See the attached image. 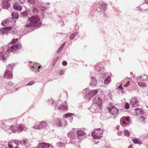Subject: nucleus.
<instances>
[{
	"mask_svg": "<svg viewBox=\"0 0 148 148\" xmlns=\"http://www.w3.org/2000/svg\"><path fill=\"white\" fill-rule=\"evenodd\" d=\"M41 25V21L39 17L37 15H34L29 17L28 22L25 26V29L23 31L24 34H26L29 32V29L32 28H38Z\"/></svg>",
	"mask_w": 148,
	"mask_h": 148,
	"instance_id": "obj_1",
	"label": "nucleus"
},
{
	"mask_svg": "<svg viewBox=\"0 0 148 148\" xmlns=\"http://www.w3.org/2000/svg\"><path fill=\"white\" fill-rule=\"evenodd\" d=\"M21 46L20 43H18L17 44L13 45L10 47H8L7 46L5 47H2V48L4 49V51L7 50L6 52L2 54L0 57V60L2 61L6 60L8 57L9 53L10 52L14 53L18 49H21ZM1 53H0V54Z\"/></svg>",
	"mask_w": 148,
	"mask_h": 148,
	"instance_id": "obj_2",
	"label": "nucleus"
},
{
	"mask_svg": "<svg viewBox=\"0 0 148 148\" xmlns=\"http://www.w3.org/2000/svg\"><path fill=\"white\" fill-rule=\"evenodd\" d=\"M102 100L101 99L98 97L93 101V104L90 106V110L92 112H99L101 111Z\"/></svg>",
	"mask_w": 148,
	"mask_h": 148,
	"instance_id": "obj_3",
	"label": "nucleus"
},
{
	"mask_svg": "<svg viewBox=\"0 0 148 148\" xmlns=\"http://www.w3.org/2000/svg\"><path fill=\"white\" fill-rule=\"evenodd\" d=\"M47 102L49 104H52L56 110H66L67 109V106L66 103H64L65 104L63 103L60 105L59 104V101L54 103L53 100L52 99H49L47 101Z\"/></svg>",
	"mask_w": 148,
	"mask_h": 148,
	"instance_id": "obj_4",
	"label": "nucleus"
},
{
	"mask_svg": "<svg viewBox=\"0 0 148 148\" xmlns=\"http://www.w3.org/2000/svg\"><path fill=\"white\" fill-rule=\"evenodd\" d=\"M15 65V64L12 63L8 64L7 66L6 70L3 75L4 78L7 79H10L12 78V69Z\"/></svg>",
	"mask_w": 148,
	"mask_h": 148,
	"instance_id": "obj_5",
	"label": "nucleus"
},
{
	"mask_svg": "<svg viewBox=\"0 0 148 148\" xmlns=\"http://www.w3.org/2000/svg\"><path fill=\"white\" fill-rule=\"evenodd\" d=\"M98 90H95L89 91L88 88H86L83 91V93L86 94L85 96V98L87 101L90 100L97 93Z\"/></svg>",
	"mask_w": 148,
	"mask_h": 148,
	"instance_id": "obj_6",
	"label": "nucleus"
},
{
	"mask_svg": "<svg viewBox=\"0 0 148 148\" xmlns=\"http://www.w3.org/2000/svg\"><path fill=\"white\" fill-rule=\"evenodd\" d=\"M48 124L45 121H42L36 123L33 127V128L36 130H40L41 129H44L47 127Z\"/></svg>",
	"mask_w": 148,
	"mask_h": 148,
	"instance_id": "obj_7",
	"label": "nucleus"
},
{
	"mask_svg": "<svg viewBox=\"0 0 148 148\" xmlns=\"http://www.w3.org/2000/svg\"><path fill=\"white\" fill-rule=\"evenodd\" d=\"M103 132L102 130L99 128L93 131L91 135L95 139H98L101 137Z\"/></svg>",
	"mask_w": 148,
	"mask_h": 148,
	"instance_id": "obj_8",
	"label": "nucleus"
},
{
	"mask_svg": "<svg viewBox=\"0 0 148 148\" xmlns=\"http://www.w3.org/2000/svg\"><path fill=\"white\" fill-rule=\"evenodd\" d=\"M130 119V117L129 116H123L122 117L120 120L121 125L123 127L127 126L128 125Z\"/></svg>",
	"mask_w": 148,
	"mask_h": 148,
	"instance_id": "obj_9",
	"label": "nucleus"
},
{
	"mask_svg": "<svg viewBox=\"0 0 148 148\" xmlns=\"http://www.w3.org/2000/svg\"><path fill=\"white\" fill-rule=\"evenodd\" d=\"M77 136L76 138L79 140H82L86 137V133L82 130H79L77 131Z\"/></svg>",
	"mask_w": 148,
	"mask_h": 148,
	"instance_id": "obj_10",
	"label": "nucleus"
},
{
	"mask_svg": "<svg viewBox=\"0 0 148 148\" xmlns=\"http://www.w3.org/2000/svg\"><path fill=\"white\" fill-rule=\"evenodd\" d=\"M38 148H55L54 147L50 144L42 143L39 144L38 146Z\"/></svg>",
	"mask_w": 148,
	"mask_h": 148,
	"instance_id": "obj_11",
	"label": "nucleus"
},
{
	"mask_svg": "<svg viewBox=\"0 0 148 148\" xmlns=\"http://www.w3.org/2000/svg\"><path fill=\"white\" fill-rule=\"evenodd\" d=\"M110 113L113 115H115L118 114V110L114 106H112L111 108H109L108 109Z\"/></svg>",
	"mask_w": 148,
	"mask_h": 148,
	"instance_id": "obj_12",
	"label": "nucleus"
},
{
	"mask_svg": "<svg viewBox=\"0 0 148 148\" xmlns=\"http://www.w3.org/2000/svg\"><path fill=\"white\" fill-rule=\"evenodd\" d=\"M130 105L133 107H135L138 105V101L135 97L132 98L130 102Z\"/></svg>",
	"mask_w": 148,
	"mask_h": 148,
	"instance_id": "obj_13",
	"label": "nucleus"
},
{
	"mask_svg": "<svg viewBox=\"0 0 148 148\" xmlns=\"http://www.w3.org/2000/svg\"><path fill=\"white\" fill-rule=\"evenodd\" d=\"M29 65L32 68H34L32 70L34 72L36 73L37 70H38V71L39 72V70L41 68L40 66H39L36 63L32 64V63L31 62L30 63Z\"/></svg>",
	"mask_w": 148,
	"mask_h": 148,
	"instance_id": "obj_14",
	"label": "nucleus"
},
{
	"mask_svg": "<svg viewBox=\"0 0 148 148\" xmlns=\"http://www.w3.org/2000/svg\"><path fill=\"white\" fill-rule=\"evenodd\" d=\"M74 114H73L68 113L64 114L63 115L64 117L65 118V119L66 120H69L70 123H71L73 121V116H74Z\"/></svg>",
	"mask_w": 148,
	"mask_h": 148,
	"instance_id": "obj_15",
	"label": "nucleus"
},
{
	"mask_svg": "<svg viewBox=\"0 0 148 148\" xmlns=\"http://www.w3.org/2000/svg\"><path fill=\"white\" fill-rule=\"evenodd\" d=\"M10 0H4L1 3V6L3 9H7L9 6Z\"/></svg>",
	"mask_w": 148,
	"mask_h": 148,
	"instance_id": "obj_16",
	"label": "nucleus"
},
{
	"mask_svg": "<svg viewBox=\"0 0 148 148\" xmlns=\"http://www.w3.org/2000/svg\"><path fill=\"white\" fill-rule=\"evenodd\" d=\"M6 131L9 132L11 133L12 132H15L16 131V127L14 126H7L6 127Z\"/></svg>",
	"mask_w": 148,
	"mask_h": 148,
	"instance_id": "obj_17",
	"label": "nucleus"
},
{
	"mask_svg": "<svg viewBox=\"0 0 148 148\" xmlns=\"http://www.w3.org/2000/svg\"><path fill=\"white\" fill-rule=\"evenodd\" d=\"M12 29V27H5L0 29V33H1L3 34H6L10 31Z\"/></svg>",
	"mask_w": 148,
	"mask_h": 148,
	"instance_id": "obj_18",
	"label": "nucleus"
},
{
	"mask_svg": "<svg viewBox=\"0 0 148 148\" xmlns=\"http://www.w3.org/2000/svg\"><path fill=\"white\" fill-rule=\"evenodd\" d=\"M95 70L96 71L99 72L100 71L101 73H102V72H103L104 69L103 67L101 66L100 65L96 64L94 67Z\"/></svg>",
	"mask_w": 148,
	"mask_h": 148,
	"instance_id": "obj_19",
	"label": "nucleus"
},
{
	"mask_svg": "<svg viewBox=\"0 0 148 148\" xmlns=\"http://www.w3.org/2000/svg\"><path fill=\"white\" fill-rule=\"evenodd\" d=\"M106 9V4L104 3H102L100 5V6L97 9V10L99 12H101L103 13Z\"/></svg>",
	"mask_w": 148,
	"mask_h": 148,
	"instance_id": "obj_20",
	"label": "nucleus"
},
{
	"mask_svg": "<svg viewBox=\"0 0 148 148\" xmlns=\"http://www.w3.org/2000/svg\"><path fill=\"white\" fill-rule=\"evenodd\" d=\"M91 81L89 85L90 86L93 87L95 86L97 84V81L96 79L92 77L91 78Z\"/></svg>",
	"mask_w": 148,
	"mask_h": 148,
	"instance_id": "obj_21",
	"label": "nucleus"
},
{
	"mask_svg": "<svg viewBox=\"0 0 148 148\" xmlns=\"http://www.w3.org/2000/svg\"><path fill=\"white\" fill-rule=\"evenodd\" d=\"M61 119L59 118H57L54 120V123L57 126L61 127Z\"/></svg>",
	"mask_w": 148,
	"mask_h": 148,
	"instance_id": "obj_22",
	"label": "nucleus"
},
{
	"mask_svg": "<svg viewBox=\"0 0 148 148\" xmlns=\"http://www.w3.org/2000/svg\"><path fill=\"white\" fill-rule=\"evenodd\" d=\"M11 18L6 19L5 20L2 22L1 25L4 26L7 25H8L9 22H11Z\"/></svg>",
	"mask_w": 148,
	"mask_h": 148,
	"instance_id": "obj_23",
	"label": "nucleus"
},
{
	"mask_svg": "<svg viewBox=\"0 0 148 148\" xmlns=\"http://www.w3.org/2000/svg\"><path fill=\"white\" fill-rule=\"evenodd\" d=\"M141 78H142V80L145 81L148 78V76L147 75H143L137 77L136 79L137 80H138V81H139V79H141Z\"/></svg>",
	"mask_w": 148,
	"mask_h": 148,
	"instance_id": "obj_24",
	"label": "nucleus"
},
{
	"mask_svg": "<svg viewBox=\"0 0 148 148\" xmlns=\"http://www.w3.org/2000/svg\"><path fill=\"white\" fill-rule=\"evenodd\" d=\"M17 128V131L19 132H21L25 129V126L23 124H22L18 126Z\"/></svg>",
	"mask_w": 148,
	"mask_h": 148,
	"instance_id": "obj_25",
	"label": "nucleus"
},
{
	"mask_svg": "<svg viewBox=\"0 0 148 148\" xmlns=\"http://www.w3.org/2000/svg\"><path fill=\"white\" fill-rule=\"evenodd\" d=\"M44 4L42 3H41L40 5L39 4L38 6L39 8V10H41L43 12L45 11L46 9V7L44 6Z\"/></svg>",
	"mask_w": 148,
	"mask_h": 148,
	"instance_id": "obj_26",
	"label": "nucleus"
},
{
	"mask_svg": "<svg viewBox=\"0 0 148 148\" xmlns=\"http://www.w3.org/2000/svg\"><path fill=\"white\" fill-rule=\"evenodd\" d=\"M111 81V79L110 76L108 75L104 81V83L105 84H108Z\"/></svg>",
	"mask_w": 148,
	"mask_h": 148,
	"instance_id": "obj_27",
	"label": "nucleus"
},
{
	"mask_svg": "<svg viewBox=\"0 0 148 148\" xmlns=\"http://www.w3.org/2000/svg\"><path fill=\"white\" fill-rule=\"evenodd\" d=\"M61 127H64L66 125H67L68 124V123L67 122V120L64 119H61Z\"/></svg>",
	"mask_w": 148,
	"mask_h": 148,
	"instance_id": "obj_28",
	"label": "nucleus"
},
{
	"mask_svg": "<svg viewBox=\"0 0 148 148\" xmlns=\"http://www.w3.org/2000/svg\"><path fill=\"white\" fill-rule=\"evenodd\" d=\"M14 8L17 10L20 11L22 10L21 6L18 5L16 4H15L13 6Z\"/></svg>",
	"mask_w": 148,
	"mask_h": 148,
	"instance_id": "obj_29",
	"label": "nucleus"
},
{
	"mask_svg": "<svg viewBox=\"0 0 148 148\" xmlns=\"http://www.w3.org/2000/svg\"><path fill=\"white\" fill-rule=\"evenodd\" d=\"M12 17L15 18H17L18 17L19 14L17 11L12 12Z\"/></svg>",
	"mask_w": 148,
	"mask_h": 148,
	"instance_id": "obj_30",
	"label": "nucleus"
},
{
	"mask_svg": "<svg viewBox=\"0 0 148 148\" xmlns=\"http://www.w3.org/2000/svg\"><path fill=\"white\" fill-rule=\"evenodd\" d=\"M132 141L134 143L136 144H138L140 145L141 143L140 141L139 140L136 138H134L132 140Z\"/></svg>",
	"mask_w": 148,
	"mask_h": 148,
	"instance_id": "obj_31",
	"label": "nucleus"
},
{
	"mask_svg": "<svg viewBox=\"0 0 148 148\" xmlns=\"http://www.w3.org/2000/svg\"><path fill=\"white\" fill-rule=\"evenodd\" d=\"M66 44L65 42H64L63 43V44L61 45V46L58 49V51H57V53H60V51H62V49H63V47H64L65 44Z\"/></svg>",
	"mask_w": 148,
	"mask_h": 148,
	"instance_id": "obj_32",
	"label": "nucleus"
},
{
	"mask_svg": "<svg viewBox=\"0 0 148 148\" xmlns=\"http://www.w3.org/2000/svg\"><path fill=\"white\" fill-rule=\"evenodd\" d=\"M77 34L78 32H75L72 34L70 36V39L71 40L73 39Z\"/></svg>",
	"mask_w": 148,
	"mask_h": 148,
	"instance_id": "obj_33",
	"label": "nucleus"
},
{
	"mask_svg": "<svg viewBox=\"0 0 148 148\" xmlns=\"http://www.w3.org/2000/svg\"><path fill=\"white\" fill-rule=\"evenodd\" d=\"M117 88L120 90V92L122 93H124V91L123 90V88L121 86V84Z\"/></svg>",
	"mask_w": 148,
	"mask_h": 148,
	"instance_id": "obj_34",
	"label": "nucleus"
},
{
	"mask_svg": "<svg viewBox=\"0 0 148 148\" xmlns=\"http://www.w3.org/2000/svg\"><path fill=\"white\" fill-rule=\"evenodd\" d=\"M78 139L77 138V139L76 138H73L71 141V143L72 144H75L77 142H78Z\"/></svg>",
	"mask_w": 148,
	"mask_h": 148,
	"instance_id": "obj_35",
	"label": "nucleus"
},
{
	"mask_svg": "<svg viewBox=\"0 0 148 148\" xmlns=\"http://www.w3.org/2000/svg\"><path fill=\"white\" fill-rule=\"evenodd\" d=\"M37 0H28V4L33 5Z\"/></svg>",
	"mask_w": 148,
	"mask_h": 148,
	"instance_id": "obj_36",
	"label": "nucleus"
},
{
	"mask_svg": "<svg viewBox=\"0 0 148 148\" xmlns=\"http://www.w3.org/2000/svg\"><path fill=\"white\" fill-rule=\"evenodd\" d=\"M138 84L139 86L140 87H145L146 86L145 83L142 82H138Z\"/></svg>",
	"mask_w": 148,
	"mask_h": 148,
	"instance_id": "obj_37",
	"label": "nucleus"
},
{
	"mask_svg": "<svg viewBox=\"0 0 148 148\" xmlns=\"http://www.w3.org/2000/svg\"><path fill=\"white\" fill-rule=\"evenodd\" d=\"M124 134V135L127 136H130V134L129 131L127 130H124L123 132Z\"/></svg>",
	"mask_w": 148,
	"mask_h": 148,
	"instance_id": "obj_38",
	"label": "nucleus"
},
{
	"mask_svg": "<svg viewBox=\"0 0 148 148\" xmlns=\"http://www.w3.org/2000/svg\"><path fill=\"white\" fill-rule=\"evenodd\" d=\"M18 40V39L17 38H14L13 39L12 41L10 42V45L16 43Z\"/></svg>",
	"mask_w": 148,
	"mask_h": 148,
	"instance_id": "obj_39",
	"label": "nucleus"
},
{
	"mask_svg": "<svg viewBox=\"0 0 148 148\" xmlns=\"http://www.w3.org/2000/svg\"><path fill=\"white\" fill-rule=\"evenodd\" d=\"M16 2L18 3H24L25 0H15Z\"/></svg>",
	"mask_w": 148,
	"mask_h": 148,
	"instance_id": "obj_40",
	"label": "nucleus"
},
{
	"mask_svg": "<svg viewBox=\"0 0 148 148\" xmlns=\"http://www.w3.org/2000/svg\"><path fill=\"white\" fill-rule=\"evenodd\" d=\"M20 15L23 17H25L27 15V13L26 12H21L20 13Z\"/></svg>",
	"mask_w": 148,
	"mask_h": 148,
	"instance_id": "obj_41",
	"label": "nucleus"
},
{
	"mask_svg": "<svg viewBox=\"0 0 148 148\" xmlns=\"http://www.w3.org/2000/svg\"><path fill=\"white\" fill-rule=\"evenodd\" d=\"M59 57H57L53 61V64H52V66H53L56 64V62H57V60L59 59Z\"/></svg>",
	"mask_w": 148,
	"mask_h": 148,
	"instance_id": "obj_42",
	"label": "nucleus"
},
{
	"mask_svg": "<svg viewBox=\"0 0 148 148\" xmlns=\"http://www.w3.org/2000/svg\"><path fill=\"white\" fill-rule=\"evenodd\" d=\"M135 110L138 111L141 114H143V110L140 109L139 108H136L135 109Z\"/></svg>",
	"mask_w": 148,
	"mask_h": 148,
	"instance_id": "obj_43",
	"label": "nucleus"
},
{
	"mask_svg": "<svg viewBox=\"0 0 148 148\" xmlns=\"http://www.w3.org/2000/svg\"><path fill=\"white\" fill-rule=\"evenodd\" d=\"M124 107L126 109H128L130 107L129 104L127 103H126L124 106Z\"/></svg>",
	"mask_w": 148,
	"mask_h": 148,
	"instance_id": "obj_44",
	"label": "nucleus"
},
{
	"mask_svg": "<svg viewBox=\"0 0 148 148\" xmlns=\"http://www.w3.org/2000/svg\"><path fill=\"white\" fill-rule=\"evenodd\" d=\"M14 143L16 144H18L19 143L21 144L22 143V142L21 141H18L17 140H15L14 141Z\"/></svg>",
	"mask_w": 148,
	"mask_h": 148,
	"instance_id": "obj_45",
	"label": "nucleus"
},
{
	"mask_svg": "<svg viewBox=\"0 0 148 148\" xmlns=\"http://www.w3.org/2000/svg\"><path fill=\"white\" fill-rule=\"evenodd\" d=\"M58 145L59 146L61 147L62 146H64V144L62 142H59L58 143Z\"/></svg>",
	"mask_w": 148,
	"mask_h": 148,
	"instance_id": "obj_46",
	"label": "nucleus"
},
{
	"mask_svg": "<svg viewBox=\"0 0 148 148\" xmlns=\"http://www.w3.org/2000/svg\"><path fill=\"white\" fill-rule=\"evenodd\" d=\"M35 82L34 81H31L30 82L28 83L27 85L28 86H31L32 84H33Z\"/></svg>",
	"mask_w": 148,
	"mask_h": 148,
	"instance_id": "obj_47",
	"label": "nucleus"
},
{
	"mask_svg": "<svg viewBox=\"0 0 148 148\" xmlns=\"http://www.w3.org/2000/svg\"><path fill=\"white\" fill-rule=\"evenodd\" d=\"M33 9V11L34 12V13H36L37 12H38V9H37L36 8L33 7L32 8Z\"/></svg>",
	"mask_w": 148,
	"mask_h": 148,
	"instance_id": "obj_48",
	"label": "nucleus"
},
{
	"mask_svg": "<svg viewBox=\"0 0 148 148\" xmlns=\"http://www.w3.org/2000/svg\"><path fill=\"white\" fill-rule=\"evenodd\" d=\"M8 147H6L5 148H13L12 145L10 143H9L8 144Z\"/></svg>",
	"mask_w": 148,
	"mask_h": 148,
	"instance_id": "obj_49",
	"label": "nucleus"
},
{
	"mask_svg": "<svg viewBox=\"0 0 148 148\" xmlns=\"http://www.w3.org/2000/svg\"><path fill=\"white\" fill-rule=\"evenodd\" d=\"M64 71L63 70H61L59 72V73L60 75H62L64 73Z\"/></svg>",
	"mask_w": 148,
	"mask_h": 148,
	"instance_id": "obj_50",
	"label": "nucleus"
},
{
	"mask_svg": "<svg viewBox=\"0 0 148 148\" xmlns=\"http://www.w3.org/2000/svg\"><path fill=\"white\" fill-rule=\"evenodd\" d=\"M62 64L63 65L66 66L67 64V62L66 61H64L62 62Z\"/></svg>",
	"mask_w": 148,
	"mask_h": 148,
	"instance_id": "obj_51",
	"label": "nucleus"
},
{
	"mask_svg": "<svg viewBox=\"0 0 148 148\" xmlns=\"http://www.w3.org/2000/svg\"><path fill=\"white\" fill-rule=\"evenodd\" d=\"M107 73H103V76H102L103 77L106 78L107 77Z\"/></svg>",
	"mask_w": 148,
	"mask_h": 148,
	"instance_id": "obj_52",
	"label": "nucleus"
},
{
	"mask_svg": "<svg viewBox=\"0 0 148 148\" xmlns=\"http://www.w3.org/2000/svg\"><path fill=\"white\" fill-rule=\"evenodd\" d=\"M130 85V83L129 82H127L126 83V84L124 86L125 87H127Z\"/></svg>",
	"mask_w": 148,
	"mask_h": 148,
	"instance_id": "obj_53",
	"label": "nucleus"
},
{
	"mask_svg": "<svg viewBox=\"0 0 148 148\" xmlns=\"http://www.w3.org/2000/svg\"><path fill=\"white\" fill-rule=\"evenodd\" d=\"M106 148H112V147L108 145H105Z\"/></svg>",
	"mask_w": 148,
	"mask_h": 148,
	"instance_id": "obj_54",
	"label": "nucleus"
},
{
	"mask_svg": "<svg viewBox=\"0 0 148 148\" xmlns=\"http://www.w3.org/2000/svg\"><path fill=\"white\" fill-rule=\"evenodd\" d=\"M140 119L142 120V121H144L145 119V117L143 116H141L140 117Z\"/></svg>",
	"mask_w": 148,
	"mask_h": 148,
	"instance_id": "obj_55",
	"label": "nucleus"
},
{
	"mask_svg": "<svg viewBox=\"0 0 148 148\" xmlns=\"http://www.w3.org/2000/svg\"><path fill=\"white\" fill-rule=\"evenodd\" d=\"M8 85L10 86H12L13 85V83L12 82H9L8 83Z\"/></svg>",
	"mask_w": 148,
	"mask_h": 148,
	"instance_id": "obj_56",
	"label": "nucleus"
},
{
	"mask_svg": "<svg viewBox=\"0 0 148 148\" xmlns=\"http://www.w3.org/2000/svg\"><path fill=\"white\" fill-rule=\"evenodd\" d=\"M120 126L119 125H117L116 127V130H119Z\"/></svg>",
	"mask_w": 148,
	"mask_h": 148,
	"instance_id": "obj_57",
	"label": "nucleus"
},
{
	"mask_svg": "<svg viewBox=\"0 0 148 148\" xmlns=\"http://www.w3.org/2000/svg\"><path fill=\"white\" fill-rule=\"evenodd\" d=\"M128 148H133L132 145H130Z\"/></svg>",
	"mask_w": 148,
	"mask_h": 148,
	"instance_id": "obj_58",
	"label": "nucleus"
},
{
	"mask_svg": "<svg viewBox=\"0 0 148 148\" xmlns=\"http://www.w3.org/2000/svg\"><path fill=\"white\" fill-rule=\"evenodd\" d=\"M142 80V78H141V79H139V81H138V80H137V81L138 82V81H141V82H142V81H143V80Z\"/></svg>",
	"mask_w": 148,
	"mask_h": 148,
	"instance_id": "obj_59",
	"label": "nucleus"
},
{
	"mask_svg": "<svg viewBox=\"0 0 148 148\" xmlns=\"http://www.w3.org/2000/svg\"><path fill=\"white\" fill-rule=\"evenodd\" d=\"M75 148H81L78 145L77 146H76V147Z\"/></svg>",
	"mask_w": 148,
	"mask_h": 148,
	"instance_id": "obj_60",
	"label": "nucleus"
},
{
	"mask_svg": "<svg viewBox=\"0 0 148 148\" xmlns=\"http://www.w3.org/2000/svg\"><path fill=\"white\" fill-rule=\"evenodd\" d=\"M26 143V141L25 140H24L23 141V143L24 144H25V143Z\"/></svg>",
	"mask_w": 148,
	"mask_h": 148,
	"instance_id": "obj_61",
	"label": "nucleus"
},
{
	"mask_svg": "<svg viewBox=\"0 0 148 148\" xmlns=\"http://www.w3.org/2000/svg\"><path fill=\"white\" fill-rule=\"evenodd\" d=\"M18 88H15V90H18Z\"/></svg>",
	"mask_w": 148,
	"mask_h": 148,
	"instance_id": "obj_62",
	"label": "nucleus"
},
{
	"mask_svg": "<svg viewBox=\"0 0 148 148\" xmlns=\"http://www.w3.org/2000/svg\"><path fill=\"white\" fill-rule=\"evenodd\" d=\"M144 11H147V10H148V9H144Z\"/></svg>",
	"mask_w": 148,
	"mask_h": 148,
	"instance_id": "obj_63",
	"label": "nucleus"
},
{
	"mask_svg": "<svg viewBox=\"0 0 148 148\" xmlns=\"http://www.w3.org/2000/svg\"><path fill=\"white\" fill-rule=\"evenodd\" d=\"M14 148H18V147H14Z\"/></svg>",
	"mask_w": 148,
	"mask_h": 148,
	"instance_id": "obj_64",
	"label": "nucleus"
}]
</instances>
